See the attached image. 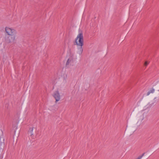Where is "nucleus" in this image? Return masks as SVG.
<instances>
[{"label":"nucleus","instance_id":"obj_1","mask_svg":"<svg viewBox=\"0 0 159 159\" xmlns=\"http://www.w3.org/2000/svg\"><path fill=\"white\" fill-rule=\"evenodd\" d=\"M75 44L77 46H83L84 45V39L83 33L80 31L77 37L75 39Z\"/></svg>","mask_w":159,"mask_h":159},{"label":"nucleus","instance_id":"obj_2","mask_svg":"<svg viewBox=\"0 0 159 159\" xmlns=\"http://www.w3.org/2000/svg\"><path fill=\"white\" fill-rule=\"evenodd\" d=\"M76 59L75 56L72 54H70L69 57L67 61L66 65L68 67L73 66Z\"/></svg>","mask_w":159,"mask_h":159},{"label":"nucleus","instance_id":"obj_3","mask_svg":"<svg viewBox=\"0 0 159 159\" xmlns=\"http://www.w3.org/2000/svg\"><path fill=\"white\" fill-rule=\"evenodd\" d=\"M52 96L55 99V102L56 103H57L61 101V95L58 91L57 90L55 91L53 93Z\"/></svg>","mask_w":159,"mask_h":159},{"label":"nucleus","instance_id":"obj_4","mask_svg":"<svg viewBox=\"0 0 159 159\" xmlns=\"http://www.w3.org/2000/svg\"><path fill=\"white\" fill-rule=\"evenodd\" d=\"M5 40L7 43H13L16 40V36L15 35H12L6 36L5 38Z\"/></svg>","mask_w":159,"mask_h":159},{"label":"nucleus","instance_id":"obj_5","mask_svg":"<svg viewBox=\"0 0 159 159\" xmlns=\"http://www.w3.org/2000/svg\"><path fill=\"white\" fill-rule=\"evenodd\" d=\"M5 30V32L8 35V36L14 35V34L16 32V31L15 29L8 27H6Z\"/></svg>","mask_w":159,"mask_h":159},{"label":"nucleus","instance_id":"obj_6","mask_svg":"<svg viewBox=\"0 0 159 159\" xmlns=\"http://www.w3.org/2000/svg\"><path fill=\"white\" fill-rule=\"evenodd\" d=\"M77 48V53L80 55H81L83 53V48L82 47L83 46H79Z\"/></svg>","mask_w":159,"mask_h":159},{"label":"nucleus","instance_id":"obj_7","mask_svg":"<svg viewBox=\"0 0 159 159\" xmlns=\"http://www.w3.org/2000/svg\"><path fill=\"white\" fill-rule=\"evenodd\" d=\"M34 129V127H31L29 128L28 131V134L31 136H32L33 135Z\"/></svg>","mask_w":159,"mask_h":159},{"label":"nucleus","instance_id":"obj_8","mask_svg":"<svg viewBox=\"0 0 159 159\" xmlns=\"http://www.w3.org/2000/svg\"><path fill=\"white\" fill-rule=\"evenodd\" d=\"M154 92V90L153 89H152L150 90V91L148 92L147 93V95H149L151 93H153Z\"/></svg>","mask_w":159,"mask_h":159},{"label":"nucleus","instance_id":"obj_9","mask_svg":"<svg viewBox=\"0 0 159 159\" xmlns=\"http://www.w3.org/2000/svg\"><path fill=\"white\" fill-rule=\"evenodd\" d=\"M149 62H148V61H146L144 63V66H146L148 65L149 64Z\"/></svg>","mask_w":159,"mask_h":159}]
</instances>
